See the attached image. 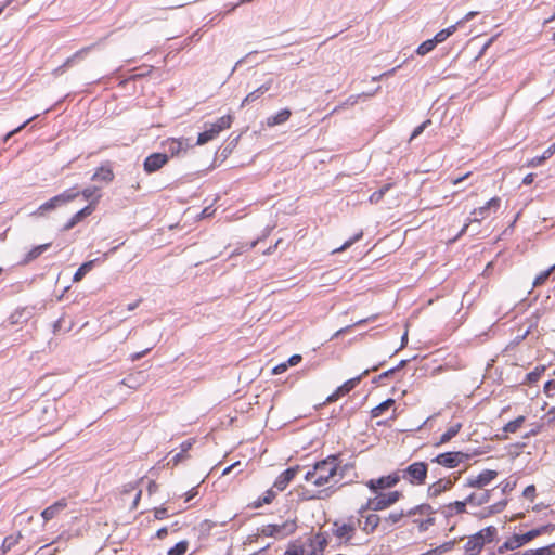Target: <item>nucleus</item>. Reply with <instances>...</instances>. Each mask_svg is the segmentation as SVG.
Wrapping results in <instances>:
<instances>
[{
  "instance_id": "obj_48",
  "label": "nucleus",
  "mask_w": 555,
  "mask_h": 555,
  "mask_svg": "<svg viewBox=\"0 0 555 555\" xmlns=\"http://www.w3.org/2000/svg\"><path fill=\"white\" fill-rule=\"evenodd\" d=\"M334 485H331L330 487L317 491L314 494H311L307 496L308 500L317 499V500H324L326 498H330L332 493H334L335 490H333Z\"/></svg>"
},
{
  "instance_id": "obj_41",
  "label": "nucleus",
  "mask_w": 555,
  "mask_h": 555,
  "mask_svg": "<svg viewBox=\"0 0 555 555\" xmlns=\"http://www.w3.org/2000/svg\"><path fill=\"white\" fill-rule=\"evenodd\" d=\"M545 366L544 365H541V366H537L533 371L529 372L526 377H525V383L527 384H534L537 383L542 374L545 372Z\"/></svg>"
},
{
  "instance_id": "obj_51",
  "label": "nucleus",
  "mask_w": 555,
  "mask_h": 555,
  "mask_svg": "<svg viewBox=\"0 0 555 555\" xmlns=\"http://www.w3.org/2000/svg\"><path fill=\"white\" fill-rule=\"evenodd\" d=\"M396 374V369H389L382 374L375 376L372 380L373 384L383 383L385 379L392 377Z\"/></svg>"
},
{
  "instance_id": "obj_64",
  "label": "nucleus",
  "mask_w": 555,
  "mask_h": 555,
  "mask_svg": "<svg viewBox=\"0 0 555 555\" xmlns=\"http://www.w3.org/2000/svg\"><path fill=\"white\" fill-rule=\"evenodd\" d=\"M302 360V357L300 354H293L288 358L286 361L287 366H294L297 365Z\"/></svg>"
},
{
  "instance_id": "obj_2",
  "label": "nucleus",
  "mask_w": 555,
  "mask_h": 555,
  "mask_svg": "<svg viewBox=\"0 0 555 555\" xmlns=\"http://www.w3.org/2000/svg\"><path fill=\"white\" fill-rule=\"evenodd\" d=\"M315 469L318 477L313 480V483L318 487L330 483L337 475L338 457L336 455H330L325 460L317 462Z\"/></svg>"
},
{
  "instance_id": "obj_12",
  "label": "nucleus",
  "mask_w": 555,
  "mask_h": 555,
  "mask_svg": "<svg viewBox=\"0 0 555 555\" xmlns=\"http://www.w3.org/2000/svg\"><path fill=\"white\" fill-rule=\"evenodd\" d=\"M169 157L166 153H153L149 155L143 162V168L146 173H153L159 170Z\"/></svg>"
},
{
  "instance_id": "obj_33",
  "label": "nucleus",
  "mask_w": 555,
  "mask_h": 555,
  "mask_svg": "<svg viewBox=\"0 0 555 555\" xmlns=\"http://www.w3.org/2000/svg\"><path fill=\"white\" fill-rule=\"evenodd\" d=\"M461 428H462L461 423H456V424L452 425L451 427L448 428V430L446 433H443L440 436V439L436 444L440 446V444L447 443L448 441H450L452 438H454L459 434Z\"/></svg>"
},
{
  "instance_id": "obj_9",
  "label": "nucleus",
  "mask_w": 555,
  "mask_h": 555,
  "mask_svg": "<svg viewBox=\"0 0 555 555\" xmlns=\"http://www.w3.org/2000/svg\"><path fill=\"white\" fill-rule=\"evenodd\" d=\"M469 459V455L463 453L461 451L457 452H444L438 454L436 457L431 460V462L437 463L447 468H455L460 465V463Z\"/></svg>"
},
{
  "instance_id": "obj_50",
  "label": "nucleus",
  "mask_w": 555,
  "mask_h": 555,
  "mask_svg": "<svg viewBox=\"0 0 555 555\" xmlns=\"http://www.w3.org/2000/svg\"><path fill=\"white\" fill-rule=\"evenodd\" d=\"M430 124H431V120L426 119L421 125H418L416 128H414V130L411 133L410 141H412L415 138H417L418 135H421Z\"/></svg>"
},
{
  "instance_id": "obj_34",
  "label": "nucleus",
  "mask_w": 555,
  "mask_h": 555,
  "mask_svg": "<svg viewBox=\"0 0 555 555\" xmlns=\"http://www.w3.org/2000/svg\"><path fill=\"white\" fill-rule=\"evenodd\" d=\"M22 539V534L17 533L16 535H8L4 538L1 546H0V554L4 555L7 552H9L13 546H15L20 540Z\"/></svg>"
},
{
  "instance_id": "obj_20",
  "label": "nucleus",
  "mask_w": 555,
  "mask_h": 555,
  "mask_svg": "<svg viewBox=\"0 0 555 555\" xmlns=\"http://www.w3.org/2000/svg\"><path fill=\"white\" fill-rule=\"evenodd\" d=\"M483 540H481V534H473L469 537L468 541L464 545L465 553L467 555H477L483 547Z\"/></svg>"
},
{
  "instance_id": "obj_54",
  "label": "nucleus",
  "mask_w": 555,
  "mask_h": 555,
  "mask_svg": "<svg viewBox=\"0 0 555 555\" xmlns=\"http://www.w3.org/2000/svg\"><path fill=\"white\" fill-rule=\"evenodd\" d=\"M363 233L362 232H359L357 233L353 237H351L350 240L346 241L339 248H337L335 251H341V250H345L347 249L348 247H350L352 244H354L356 242H358L361 237H362Z\"/></svg>"
},
{
  "instance_id": "obj_28",
  "label": "nucleus",
  "mask_w": 555,
  "mask_h": 555,
  "mask_svg": "<svg viewBox=\"0 0 555 555\" xmlns=\"http://www.w3.org/2000/svg\"><path fill=\"white\" fill-rule=\"evenodd\" d=\"M436 513H438V509H435L431 505L424 503V504H420L413 508H410L406 512V516L412 517V516L420 515V516L426 517V516L435 515Z\"/></svg>"
},
{
  "instance_id": "obj_39",
  "label": "nucleus",
  "mask_w": 555,
  "mask_h": 555,
  "mask_svg": "<svg viewBox=\"0 0 555 555\" xmlns=\"http://www.w3.org/2000/svg\"><path fill=\"white\" fill-rule=\"evenodd\" d=\"M81 194L86 199H92L91 204L98 203L101 198L100 188L95 185L83 189Z\"/></svg>"
},
{
  "instance_id": "obj_22",
  "label": "nucleus",
  "mask_w": 555,
  "mask_h": 555,
  "mask_svg": "<svg viewBox=\"0 0 555 555\" xmlns=\"http://www.w3.org/2000/svg\"><path fill=\"white\" fill-rule=\"evenodd\" d=\"M383 520L382 517H379L377 514H369L364 517L363 525L361 524L359 527L364 531L366 534L373 533L377 527L382 526Z\"/></svg>"
},
{
  "instance_id": "obj_40",
  "label": "nucleus",
  "mask_w": 555,
  "mask_h": 555,
  "mask_svg": "<svg viewBox=\"0 0 555 555\" xmlns=\"http://www.w3.org/2000/svg\"><path fill=\"white\" fill-rule=\"evenodd\" d=\"M498 533V530L493 526H488L480 531H478L476 534H481V540H483V545L487 543H490L494 540L495 535Z\"/></svg>"
},
{
  "instance_id": "obj_49",
  "label": "nucleus",
  "mask_w": 555,
  "mask_h": 555,
  "mask_svg": "<svg viewBox=\"0 0 555 555\" xmlns=\"http://www.w3.org/2000/svg\"><path fill=\"white\" fill-rule=\"evenodd\" d=\"M391 184H386L382 186L379 190L375 191L371 194L369 201L372 204H377L386 194V192L390 189Z\"/></svg>"
},
{
  "instance_id": "obj_56",
  "label": "nucleus",
  "mask_w": 555,
  "mask_h": 555,
  "mask_svg": "<svg viewBox=\"0 0 555 555\" xmlns=\"http://www.w3.org/2000/svg\"><path fill=\"white\" fill-rule=\"evenodd\" d=\"M485 205L490 209V211L495 212L500 208L501 199L495 196L489 199Z\"/></svg>"
},
{
  "instance_id": "obj_45",
  "label": "nucleus",
  "mask_w": 555,
  "mask_h": 555,
  "mask_svg": "<svg viewBox=\"0 0 555 555\" xmlns=\"http://www.w3.org/2000/svg\"><path fill=\"white\" fill-rule=\"evenodd\" d=\"M231 124H232V117L230 115H225V116L220 117L216 122L210 124V125L215 126L217 131L220 133L222 130L230 128Z\"/></svg>"
},
{
  "instance_id": "obj_10",
  "label": "nucleus",
  "mask_w": 555,
  "mask_h": 555,
  "mask_svg": "<svg viewBox=\"0 0 555 555\" xmlns=\"http://www.w3.org/2000/svg\"><path fill=\"white\" fill-rule=\"evenodd\" d=\"M165 152L167 155L170 154L171 156L180 155V153L185 152L188 149L192 146V143L190 142V139L180 138H169L166 141L162 143Z\"/></svg>"
},
{
  "instance_id": "obj_62",
  "label": "nucleus",
  "mask_w": 555,
  "mask_h": 555,
  "mask_svg": "<svg viewBox=\"0 0 555 555\" xmlns=\"http://www.w3.org/2000/svg\"><path fill=\"white\" fill-rule=\"evenodd\" d=\"M151 349H152V347H149L140 352H134V353L130 354V360L132 362L140 360L141 358L146 356L151 351Z\"/></svg>"
},
{
  "instance_id": "obj_57",
  "label": "nucleus",
  "mask_w": 555,
  "mask_h": 555,
  "mask_svg": "<svg viewBox=\"0 0 555 555\" xmlns=\"http://www.w3.org/2000/svg\"><path fill=\"white\" fill-rule=\"evenodd\" d=\"M34 119V117H30L28 118L26 121H24L22 125H20L18 127H16L15 129L9 131L4 138H3V141L7 142L13 134L17 133L18 131H21L29 121H31Z\"/></svg>"
},
{
  "instance_id": "obj_47",
  "label": "nucleus",
  "mask_w": 555,
  "mask_h": 555,
  "mask_svg": "<svg viewBox=\"0 0 555 555\" xmlns=\"http://www.w3.org/2000/svg\"><path fill=\"white\" fill-rule=\"evenodd\" d=\"M437 46L435 44L433 39H427L417 47L416 53L418 55H426L427 53L431 52Z\"/></svg>"
},
{
  "instance_id": "obj_17",
  "label": "nucleus",
  "mask_w": 555,
  "mask_h": 555,
  "mask_svg": "<svg viewBox=\"0 0 555 555\" xmlns=\"http://www.w3.org/2000/svg\"><path fill=\"white\" fill-rule=\"evenodd\" d=\"M273 85V79L270 78L266 82H263L261 86H259L254 91L249 92L245 99L243 100L241 106H245L246 104L253 103L260 99L266 92H268Z\"/></svg>"
},
{
  "instance_id": "obj_27",
  "label": "nucleus",
  "mask_w": 555,
  "mask_h": 555,
  "mask_svg": "<svg viewBox=\"0 0 555 555\" xmlns=\"http://www.w3.org/2000/svg\"><path fill=\"white\" fill-rule=\"evenodd\" d=\"M291 115H292V112L288 108H283L280 112H278L276 114L269 116L267 118V125L269 127H274V126L284 124L285 121H287L289 119Z\"/></svg>"
},
{
  "instance_id": "obj_32",
  "label": "nucleus",
  "mask_w": 555,
  "mask_h": 555,
  "mask_svg": "<svg viewBox=\"0 0 555 555\" xmlns=\"http://www.w3.org/2000/svg\"><path fill=\"white\" fill-rule=\"evenodd\" d=\"M99 259H94V260H89L87 262H83L78 269L77 271L75 272L74 274V278H73V281L74 282H79L80 280H82V278L88 273L90 272L95 262L98 261Z\"/></svg>"
},
{
  "instance_id": "obj_36",
  "label": "nucleus",
  "mask_w": 555,
  "mask_h": 555,
  "mask_svg": "<svg viewBox=\"0 0 555 555\" xmlns=\"http://www.w3.org/2000/svg\"><path fill=\"white\" fill-rule=\"evenodd\" d=\"M521 555H555V542L540 548L526 550Z\"/></svg>"
},
{
  "instance_id": "obj_44",
  "label": "nucleus",
  "mask_w": 555,
  "mask_h": 555,
  "mask_svg": "<svg viewBox=\"0 0 555 555\" xmlns=\"http://www.w3.org/2000/svg\"><path fill=\"white\" fill-rule=\"evenodd\" d=\"M490 212V209L486 205L475 208L472 211V215H474V219L472 221L480 222L481 220L486 219Z\"/></svg>"
},
{
  "instance_id": "obj_21",
  "label": "nucleus",
  "mask_w": 555,
  "mask_h": 555,
  "mask_svg": "<svg viewBox=\"0 0 555 555\" xmlns=\"http://www.w3.org/2000/svg\"><path fill=\"white\" fill-rule=\"evenodd\" d=\"M493 490H485L480 493H470L468 496H466L464 500L466 502V505L472 506H481L490 501L491 493Z\"/></svg>"
},
{
  "instance_id": "obj_61",
  "label": "nucleus",
  "mask_w": 555,
  "mask_h": 555,
  "mask_svg": "<svg viewBox=\"0 0 555 555\" xmlns=\"http://www.w3.org/2000/svg\"><path fill=\"white\" fill-rule=\"evenodd\" d=\"M275 498V492L272 489H269L264 492V494L261 496L262 502L266 504H270Z\"/></svg>"
},
{
  "instance_id": "obj_5",
  "label": "nucleus",
  "mask_w": 555,
  "mask_h": 555,
  "mask_svg": "<svg viewBox=\"0 0 555 555\" xmlns=\"http://www.w3.org/2000/svg\"><path fill=\"white\" fill-rule=\"evenodd\" d=\"M297 529L295 519L285 520L282 524H269L260 529V533L264 537H272L275 539H284L293 534Z\"/></svg>"
},
{
  "instance_id": "obj_59",
  "label": "nucleus",
  "mask_w": 555,
  "mask_h": 555,
  "mask_svg": "<svg viewBox=\"0 0 555 555\" xmlns=\"http://www.w3.org/2000/svg\"><path fill=\"white\" fill-rule=\"evenodd\" d=\"M371 498L366 501L365 504H363L359 509H358V515H359V518H364L365 517V513L367 511H373V507H371Z\"/></svg>"
},
{
  "instance_id": "obj_46",
  "label": "nucleus",
  "mask_w": 555,
  "mask_h": 555,
  "mask_svg": "<svg viewBox=\"0 0 555 555\" xmlns=\"http://www.w3.org/2000/svg\"><path fill=\"white\" fill-rule=\"evenodd\" d=\"M554 269H555V264L551 266L548 269L544 270L539 275H537L533 281V286L538 287V286L543 285L546 282V280L550 278V275L554 271Z\"/></svg>"
},
{
  "instance_id": "obj_6",
  "label": "nucleus",
  "mask_w": 555,
  "mask_h": 555,
  "mask_svg": "<svg viewBox=\"0 0 555 555\" xmlns=\"http://www.w3.org/2000/svg\"><path fill=\"white\" fill-rule=\"evenodd\" d=\"M402 498V492L390 491L388 493L378 492L374 498H371V507L373 512H379L387 509L388 507L396 504Z\"/></svg>"
},
{
  "instance_id": "obj_19",
  "label": "nucleus",
  "mask_w": 555,
  "mask_h": 555,
  "mask_svg": "<svg viewBox=\"0 0 555 555\" xmlns=\"http://www.w3.org/2000/svg\"><path fill=\"white\" fill-rule=\"evenodd\" d=\"M147 379V375L144 371H138L135 373L128 374L122 380L121 384L131 388L137 389L141 385H143Z\"/></svg>"
},
{
  "instance_id": "obj_63",
  "label": "nucleus",
  "mask_w": 555,
  "mask_h": 555,
  "mask_svg": "<svg viewBox=\"0 0 555 555\" xmlns=\"http://www.w3.org/2000/svg\"><path fill=\"white\" fill-rule=\"evenodd\" d=\"M553 391H555V379L547 380L544 385L546 396L551 397Z\"/></svg>"
},
{
  "instance_id": "obj_14",
  "label": "nucleus",
  "mask_w": 555,
  "mask_h": 555,
  "mask_svg": "<svg viewBox=\"0 0 555 555\" xmlns=\"http://www.w3.org/2000/svg\"><path fill=\"white\" fill-rule=\"evenodd\" d=\"M466 502L465 500L462 501H454L449 504H444L442 506H439L438 512L447 519L449 520L451 517L463 514L466 512Z\"/></svg>"
},
{
  "instance_id": "obj_60",
  "label": "nucleus",
  "mask_w": 555,
  "mask_h": 555,
  "mask_svg": "<svg viewBox=\"0 0 555 555\" xmlns=\"http://www.w3.org/2000/svg\"><path fill=\"white\" fill-rule=\"evenodd\" d=\"M522 495L526 498V499H530V500H533L534 495H535V487L533 485H530V486H527L522 492Z\"/></svg>"
},
{
  "instance_id": "obj_55",
  "label": "nucleus",
  "mask_w": 555,
  "mask_h": 555,
  "mask_svg": "<svg viewBox=\"0 0 555 555\" xmlns=\"http://www.w3.org/2000/svg\"><path fill=\"white\" fill-rule=\"evenodd\" d=\"M455 540H452V541H448V542H444L443 544L437 546V552L439 555L443 554V553H447L449 551H451L454 545H455Z\"/></svg>"
},
{
  "instance_id": "obj_7",
  "label": "nucleus",
  "mask_w": 555,
  "mask_h": 555,
  "mask_svg": "<svg viewBox=\"0 0 555 555\" xmlns=\"http://www.w3.org/2000/svg\"><path fill=\"white\" fill-rule=\"evenodd\" d=\"M360 525H361V519L354 518V517H350L348 519V521L344 522V524H339L338 521H335L333 524V527H334L333 533L340 541L349 542L354 534L357 526H360Z\"/></svg>"
},
{
  "instance_id": "obj_29",
  "label": "nucleus",
  "mask_w": 555,
  "mask_h": 555,
  "mask_svg": "<svg viewBox=\"0 0 555 555\" xmlns=\"http://www.w3.org/2000/svg\"><path fill=\"white\" fill-rule=\"evenodd\" d=\"M66 506V503L63 501H57L54 504L48 506L44 508L41 513L42 518L44 521L51 520L55 517V515L62 511Z\"/></svg>"
},
{
  "instance_id": "obj_42",
  "label": "nucleus",
  "mask_w": 555,
  "mask_h": 555,
  "mask_svg": "<svg viewBox=\"0 0 555 555\" xmlns=\"http://www.w3.org/2000/svg\"><path fill=\"white\" fill-rule=\"evenodd\" d=\"M189 548V542L186 540H182L176 543L172 547H170L167 552L168 555H184Z\"/></svg>"
},
{
  "instance_id": "obj_53",
  "label": "nucleus",
  "mask_w": 555,
  "mask_h": 555,
  "mask_svg": "<svg viewBox=\"0 0 555 555\" xmlns=\"http://www.w3.org/2000/svg\"><path fill=\"white\" fill-rule=\"evenodd\" d=\"M435 517L434 515H430V516H426L423 520V522L420 524V531L421 532H425L429 529V527L434 526L435 525Z\"/></svg>"
},
{
  "instance_id": "obj_43",
  "label": "nucleus",
  "mask_w": 555,
  "mask_h": 555,
  "mask_svg": "<svg viewBox=\"0 0 555 555\" xmlns=\"http://www.w3.org/2000/svg\"><path fill=\"white\" fill-rule=\"evenodd\" d=\"M525 422V416L520 415L518 417H516L515 420L508 422L505 426H504V431L506 433H516L520 427L521 425L524 424Z\"/></svg>"
},
{
  "instance_id": "obj_58",
  "label": "nucleus",
  "mask_w": 555,
  "mask_h": 555,
  "mask_svg": "<svg viewBox=\"0 0 555 555\" xmlns=\"http://www.w3.org/2000/svg\"><path fill=\"white\" fill-rule=\"evenodd\" d=\"M154 517L156 519H159V520L167 518L168 517L167 508H165V507H157V508H155L154 509Z\"/></svg>"
},
{
  "instance_id": "obj_4",
  "label": "nucleus",
  "mask_w": 555,
  "mask_h": 555,
  "mask_svg": "<svg viewBox=\"0 0 555 555\" xmlns=\"http://www.w3.org/2000/svg\"><path fill=\"white\" fill-rule=\"evenodd\" d=\"M401 479L413 486L424 485L428 474V464L425 462H414L405 468L398 470Z\"/></svg>"
},
{
  "instance_id": "obj_35",
  "label": "nucleus",
  "mask_w": 555,
  "mask_h": 555,
  "mask_svg": "<svg viewBox=\"0 0 555 555\" xmlns=\"http://www.w3.org/2000/svg\"><path fill=\"white\" fill-rule=\"evenodd\" d=\"M395 404V400L391 398L386 399L385 401L380 402L378 405L372 409L371 416L372 417H379L383 415L385 411H387L390 406Z\"/></svg>"
},
{
  "instance_id": "obj_30",
  "label": "nucleus",
  "mask_w": 555,
  "mask_h": 555,
  "mask_svg": "<svg viewBox=\"0 0 555 555\" xmlns=\"http://www.w3.org/2000/svg\"><path fill=\"white\" fill-rule=\"evenodd\" d=\"M219 132L215 128V126L209 125L205 131L201 132L197 137L196 145H204L209 141L214 140Z\"/></svg>"
},
{
  "instance_id": "obj_8",
  "label": "nucleus",
  "mask_w": 555,
  "mask_h": 555,
  "mask_svg": "<svg viewBox=\"0 0 555 555\" xmlns=\"http://www.w3.org/2000/svg\"><path fill=\"white\" fill-rule=\"evenodd\" d=\"M401 480L399 472H393L387 476H382L376 479H370L366 481V487L373 492L378 493L382 490L390 489L395 487Z\"/></svg>"
},
{
  "instance_id": "obj_3",
  "label": "nucleus",
  "mask_w": 555,
  "mask_h": 555,
  "mask_svg": "<svg viewBox=\"0 0 555 555\" xmlns=\"http://www.w3.org/2000/svg\"><path fill=\"white\" fill-rule=\"evenodd\" d=\"M548 528H550V526H542V527L529 530L524 534H514L512 538H509L507 541H505L499 547V553H504L505 551H514L516 548H519L522 545L532 541L534 538L546 532L548 530Z\"/></svg>"
},
{
  "instance_id": "obj_15",
  "label": "nucleus",
  "mask_w": 555,
  "mask_h": 555,
  "mask_svg": "<svg viewBox=\"0 0 555 555\" xmlns=\"http://www.w3.org/2000/svg\"><path fill=\"white\" fill-rule=\"evenodd\" d=\"M299 469V466L288 467L276 477L273 487L279 491L285 490Z\"/></svg>"
},
{
  "instance_id": "obj_18",
  "label": "nucleus",
  "mask_w": 555,
  "mask_h": 555,
  "mask_svg": "<svg viewBox=\"0 0 555 555\" xmlns=\"http://www.w3.org/2000/svg\"><path fill=\"white\" fill-rule=\"evenodd\" d=\"M377 369H378L377 365L373 366L372 369H366L363 371L362 374L346 380L341 386H339L337 388V392H340L341 396L349 393L352 389H354L360 384L363 376L367 375L371 371H376Z\"/></svg>"
},
{
  "instance_id": "obj_16",
  "label": "nucleus",
  "mask_w": 555,
  "mask_h": 555,
  "mask_svg": "<svg viewBox=\"0 0 555 555\" xmlns=\"http://www.w3.org/2000/svg\"><path fill=\"white\" fill-rule=\"evenodd\" d=\"M453 485L454 483L451 479L440 478L428 487L427 495L429 498H437L442 492L450 490L453 487Z\"/></svg>"
},
{
  "instance_id": "obj_24",
  "label": "nucleus",
  "mask_w": 555,
  "mask_h": 555,
  "mask_svg": "<svg viewBox=\"0 0 555 555\" xmlns=\"http://www.w3.org/2000/svg\"><path fill=\"white\" fill-rule=\"evenodd\" d=\"M404 516H406V512H404V511L391 512L390 514H388V516L382 518V520H383L382 530L384 532H389L391 530V527L393 525L398 524L399 521H401V519Z\"/></svg>"
},
{
  "instance_id": "obj_11",
  "label": "nucleus",
  "mask_w": 555,
  "mask_h": 555,
  "mask_svg": "<svg viewBox=\"0 0 555 555\" xmlns=\"http://www.w3.org/2000/svg\"><path fill=\"white\" fill-rule=\"evenodd\" d=\"M498 477V472L485 469L477 476H470L466 479L465 486L469 488L482 489Z\"/></svg>"
},
{
  "instance_id": "obj_26",
  "label": "nucleus",
  "mask_w": 555,
  "mask_h": 555,
  "mask_svg": "<svg viewBox=\"0 0 555 555\" xmlns=\"http://www.w3.org/2000/svg\"><path fill=\"white\" fill-rule=\"evenodd\" d=\"M114 172L109 166H101L93 173L91 180L92 181H102L104 183H109L114 180Z\"/></svg>"
},
{
  "instance_id": "obj_31",
  "label": "nucleus",
  "mask_w": 555,
  "mask_h": 555,
  "mask_svg": "<svg viewBox=\"0 0 555 555\" xmlns=\"http://www.w3.org/2000/svg\"><path fill=\"white\" fill-rule=\"evenodd\" d=\"M51 246L50 243H47V244H41V245H38V246H35L33 247L25 256V258L23 259V263H28L33 260H35L36 258H38L41 254H43L46 250L49 249V247Z\"/></svg>"
},
{
  "instance_id": "obj_52",
  "label": "nucleus",
  "mask_w": 555,
  "mask_h": 555,
  "mask_svg": "<svg viewBox=\"0 0 555 555\" xmlns=\"http://www.w3.org/2000/svg\"><path fill=\"white\" fill-rule=\"evenodd\" d=\"M554 151H555V145L550 146L548 149H546L544 151L542 156L533 158L532 163L534 165L541 164L543 160L550 158L554 154Z\"/></svg>"
},
{
  "instance_id": "obj_1",
  "label": "nucleus",
  "mask_w": 555,
  "mask_h": 555,
  "mask_svg": "<svg viewBox=\"0 0 555 555\" xmlns=\"http://www.w3.org/2000/svg\"><path fill=\"white\" fill-rule=\"evenodd\" d=\"M80 192L76 188H70L65 190L63 193L57 194L50 198L49 201L41 204L36 211H34L33 216L43 217L49 212L55 210L59 207H62L69 202L74 201Z\"/></svg>"
},
{
  "instance_id": "obj_25",
  "label": "nucleus",
  "mask_w": 555,
  "mask_h": 555,
  "mask_svg": "<svg viewBox=\"0 0 555 555\" xmlns=\"http://www.w3.org/2000/svg\"><path fill=\"white\" fill-rule=\"evenodd\" d=\"M462 24H463V21H457L455 24L438 31L431 38L433 41L435 42V44L437 46L439 43L444 42L450 36H452L456 31L457 27L461 26Z\"/></svg>"
},
{
  "instance_id": "obj_23",
  "label": "nucleus",
  "mask_w": 555,
  "mask_h": 555,
  "mask_svg": "<svg viewBox=\"0 0 555 555\" xmlns=\"http://www.w3.org/2000/svg\"><path fill=\"white\" fill-rule=\"evenodd\" d=\"M93 208L90 205L83 207L82 209H80L79 211H77L64 225H63V231H69L70 229H73L76 224H78L83 218L88 217L89 215H91Z\"/></svg>"
},
{
  "instance_id": "obj_13",
  "label": "nucleus",
  "mask_w": 555,
  "mask_h": 555,
  "mask_svg": "<svg viewBox=\"0 0 555 555\" xmlns=\"http://www.w3.org/2000/svg\"><path fill=\"white\" fill-rule=\"evenodd\" d=\"M307 545L310 548L308 555H323L327 545V535L325 532H318L315 535L308 538Z\"/></svg>"
},
{
  "instance_id": "obj_38",
  "label": "nucleus",
  "mask_w": 555,
  "mask_h": 555,
  "mask_svg": "<svg viewBox=\"0 0 555 555\" xmlns=\"http://www.w3.org/2000/svg\"><path fill=\"white\" fill-rule=\"evenodd\" d=\"M284 555H306L305 545L297 540L292 541L288 543Z\"/></svg>"
},
{
  "instance_id": "obj_37",
  "label": "nucleus",
  "mask_w": 555,
  "mask_h": 555,
  "mask_svg": "<svg viewBox=\"0 0 555 555\" xmlns=\"http://www.w3.org/2000/svg\"><path fill=\"white\" fill-rule=\"evenodd\" d=\"M506 505H507V500L499 501V502L490 505L489 507H487L480 516L488 517L490 515L499 514L506 507Z\"/></svg>"
}]
</instances>
